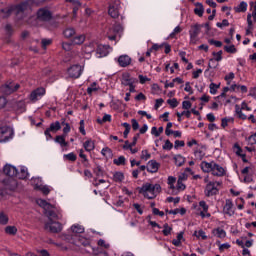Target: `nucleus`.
I'll use <instances>...</instances> for the list:
<instances>
[{
  "instance_id": "0eeeda50",
  "label": "nucleus",
  "mask_w": 256,
  "mask_h": 256,
  "mask_svg": "<svg viewBox=\"0 0 256 256\" xmlns=\"http://www.w3.org/2000/svg\"><path fill=\"white\" fill-rule=\"evenodd\" d=\"M199 33H201V25L199 24L192 25L191 29L189 30L191 45H197V41H199V38H198Z\"/></svg>"
},
{
  "instance_id": "ea45409f",
  "label": "nucleus",
  "mask_w": 256,
  "mask_h": 256,
  "mask_svg": "<svg viewBox=\"0 0 256 256\" xmlns=\"http://www.w3.org/2000/svg\"><path fill=\"white\" fill-rule=\"evenodd\" d=\"M235 111L239 119H242V121H245V119H247V115L243 114V111L241 110V107H239V105L235 106Z\"/></svg>"
},
{
  "instance_id": "7ed1b4c3",
  "label": "nucleus",
  "mask_w": 256,
  "mask_h": 256,
  "mask_svg": "<svg viewBox=\"0 0 256 256\" xmlns=\"http://www.w3.org/2000/svg\"><path fill=\"white\" fill-rule=\"evenodd\" d=\"M139 193L146 197V199H155V197L161 193V185L144 183L142 187L139 188Z\"/></svg>"
},
{
  "instance_id": "39448f33",
  "label": "nucleus",
  "mask_w": 256,
  "mask_h": 256,
  "mask_svg": "<svg viewBox=\"0 0 256 256\" xmlns=\"http://www.w3.org/2000/svg\"><path fill=\"white\" fill-rule=\"evenodd\" d=\"M13 128L9 126L0 127V143H7L10 139H13Z\"/></svg>"
},
{
  "instance_id": "79ce46f5",
  "label": "nucleus",
  "mask_w": 256,
  "mask_h": 256,
  "mask_svg": "<svg viewBox=\"0 0 256 256\" xmlns=\"http://www.w3.org/2000/svg\"><path fill=\"white\" fill-rule=\"evenodd\" d=\"M5 233L7 235H17V227H15V226H7L5 228Z\"/></svg>"
},
{
  "instance_id": "b1692460",
  "label": "nucleus",
  "mask_w": 256,
  "mask_h": 256,
  "mask_svg": "<svg viewBox=\"0 0 256 256\" xmlns=\"http://www.w3.org/2000/svg\"><path fill=\"white\" fill-rule=\"evenodd\" d=\"M44 215L48 217L49 221H53V219L59 220V214L55 213L53 209H48L44 212Z\"/></svg>"
},
{
  "instance_id": "f8f14e48",
  "label": "nucleus",
  "mask_w": 256,
  "mask_h": 256,
  "mask_svg": "<svg viewBox=\"0 0 256 256\" xmlns=\"http://www.w3.org/2000/svg\"><path fill=\"white\" fill-rule=\"evenodd\" d=\"M20 85L15 83L5 84L1 87V91L4 95H11V93H15L17 89H19Z\"/></svg>"
},
{
  "instance_id": "c85d7f7f",
  "label": "nucleus",
  "mask_w": 256,
  "mask_h": 256,
  "mask_svg": "<svg viewBox=\"0 0 256 256\" xmlns=\"http://www.w3.org/2000/svg\"><path fill=\"white\" fill-rule=\"evenodd\" d=\"M213 235L218 237L219 239H224V237H227V232L221 228H216L212 231Z\"/></svg>"
},
{
  "instance_id": "0e129e2a",
  "label": "nucleus",
  "mask_w": 256,
  "mask_h": 256,
  "mask_svg": "<svg viewBox=\"0 0 256 256\" xmlns=\"http://www.w3.org/2000/svg\"><path fill=\"white\" fill-rule=\"evenodd\" d=\"M53 41L51 39H42V47L43 49H46L48 45H51Z\"/></svg>"
},
{
  "instance_id": "20e7f679",
  "label": "nucleus",
  "mask_w": 256,
  "mask_h": 256,
  "mask_svg": "<svg viewBox=\"0 0 256 256\" xmlns=\"http://www.w3.org/2000/svg\"><path fill=\"white\" fill-rule=\"evenodd\" d=\"M204 181L207 183L204 189V195L206 197H213L215 195H219V191L223 182L221 181H209V177H206Z\"/></svg>"
},
{
  "instance_id": "5fc2aeb1",
  "label": "nucleus",
  "mask_w": 256,
  "mask_h": 256,
  "mask_svg": "<svg viewBox=\"0 0 256 256\" xmlns=\"http://www.w3.org/2000/svg\"><path fill=\"white\" fill-rule=\"evenodd\" d=\"M49 24L48 29H57L59 27V22H56L55 20L51 19L47 22Z\"/></svg>"
},
{
  "instance_id": "f704fd0d",
  "label": "nucleus",
  "mask_w": 256,
  "mask_h": 256,
  "mask_svg": "<svg viewBox=\"0 0 256 256\" xmlns=\"http://www.w3.org/2000/svg\"><path fill=\"white\" fill-rule=\"evenodd\" d=\"M48 129L52 133H57V131H60V129H61V122L60 121H56L54 123H51L50 127Z\"/></svg>"
},
{
  "instance_id": "dca6fc26",
  "label": "nucleus",
  "mask_w": 256,
  "mask_h": 256,
  "mask_svg": "<svg viewBox=\"0 0 256 256\" xmlns=\"http://www.w3.org/2000/svg\"><path fill=\"white\" fill-rule=\"evenodd\" d=\"M214 166H215V162L214 161H212V162L203 161L200 164V167H201V169H202V171L204 173H212Z\"/></svg>"
},
{
  "instance_id": "69168bd1",
  "label": "nucleus",
  "mask_w": 256,
  "mask_h": 256,
  "mask_svg": "<svg viewBox=\"0 0 256 256\" xmlns=\"http://www.w3.org/2000/svg\"><path fill=\"white\" fill-rule=\"evenodd\" d=\"M210 45H215V47H223V42L217 40H209Z\"/></svg>"
},
{
  "instance_id": "72a5a7b5",
  "label": "nucleus",
  "mask_w": 256,
  "mask_h": 256,
  "mask_svg": "<svg viewBox=\"0 0 256 256\" xmlns=\"http://www.w3.org/2000/svg\"><path fill=\"white\" fill-rule=\"evenodd\" d=\"M195 15H198V17H203V13H205V8H203V4L196 3V9H194Z\"/></svg>"
},
{
  "instance_id": "aec40b11",
  "label": "nucleus",
  "mask_w": 256,
  "mask_h": 256,
  "mask_svg": "<svg viewBox=\"0 0 256 256\" xmlns=\"http://www.w3.org/2000/svg\"><path fill=\"white\" fill-rule=\"evenodd\" d=\"M147 171L149 173H157L159 171V163L155 160H150L147 164Z\"/></svg>"
},
{
  "instance_id": "3c124183",
  "label": "nucleus",
  "mask_w": 256,
  "mask_h": 256,
  "mask_svg": "<svg viewBox=\"0 0 256 256\" xmlns=\"http://www.w3.org/2000/svg\"><path fill=\"white\" fill-rule=\"evenodd\" d=\"M112 31L116 35H119V33H123V26H121V24H116L113 26Z\"/></svg>"
},
{
  "instance_id": "c756f323",
  "label": "nucleus",
  "mask_w": 256,
  "mask_h": 256,
  "mask_svg": "<svg viewBox=\"0 0 256 256\" xmlns=\"http://www.w3.org/2000/svg\"><path fill=\"white\" fill-rule=\"evenodd\" d=\"M75 33H76V31H75V28H73V27H67L63 31V35H64V37H66V39H71V37H73V35H75Z\"/></svg>"
},
{
  "instance_id": "09e8293b",
  "label": "nucleus",
  "mask_w": 256,
  "mask_h": 256,
  "mask_svg": "<svg viewBox=\"0 0 256 256\" xmlns=\"http://www.w3.org/2000/svg\"><path fill=\"white\" fill-rule=\"evenodd\" d=\"M224 51H226V53L235 54L237 53V48L232 44L230 46H224Z\"/></svg>"
},
{
  "instance_id": "a211bd4d",
  "label": "nucleus",
  "mask_w": 256,
  "mask_h": 256,
  "mask_svg": "<svg viewBox=\"0 0 256 256\" xmlns=\"http://www.w3.org/2000/svg\"><path fill=\"white\" fill-rule=\"evenodd\" d=\"M223 212L225 215H229V217L235 214L233 211V202L231 200H226V203L223 207Z\"/></svg>"
},
{
  "instance_id": "6ab92c4d",
  "label": "nucleus",
  "mask_w": 256,
  "mask_h": 256,
  "mask_svg": "<svg viewBox=\"0 0 256 256\" xmlns=\"http://www.w3.org/2000/svg\"><path fill=\"white\" fill-rule=\"evenodd\" d=\"M118 63L120 67H129L131 65V57L129 55H121L118 58Z\"/></svg>"
},
{
  "instance_id": "7c9ffc66",
  "label": "nucleus",
  "mask_w": 256,
  "mask_h": 256,
  "mask_svg": "<svg viewBox=\"0 0 256 256\" xmlns=\"http://www.w3.org/2000/svg\"><path fill=\"white\" fill-rule=\"evenodd\" d=\"M107 49H109V46L99 45L97 48V53L100 55V57H107L109 54Z\"/></svg>"
},
{
  "instance_id": "6e6552de",
  "label": "nucleus",
  "mask_w": 256,
  "mask_h": 256,
  "mask_svg": "<svg viewBox=\"0 0 256 256\" xmlns=\"http://www.w3.org/2000/svg\"><path fill=\"white\" fill-rule=\"evenodd\" d=\"M53 17V14H51V11L47 8H40L37 11V19L38 21H43L44 23H47L48 21H51Z\"/></svg>"
},
{
  "instance_id": "cd10ccee",
  "label": "nucleus",
  "mask_w": 256,
  "mask_h": 256,
  "mask_svg": "<svg viewBox=\"0 0 256 256\" xmlns=\"http://www.w3.org/2000/svg\"><path fill=\"white\" fill-rule=\"evenodd\" d=\"M133 83H134L133 78H131L129 74H123L122 85H125V87H129V85H132Z\"/></svg>"
},
{
  "instance_id": "58836bf2",
  "label": "nucleus",
  "mask_w": 256,
  "mask_h": 256,
  "mask_svg": "<svg viewBox=\"0 0 256 256\" xmlns=\"http://www.w3.org/2000/svg\"><path fill=\"white\" fill-rule=\"evenodd\" d=\"M9 223V216L5 212H0V225H7Z\"/></svg>"
},
{
  "instance_id": "4c0bfd02",
  "label": "nucleus",
  "mask_w": 256,
  "mask_h": 256,
  "mask_svg": "<svg viewBox=\"0 0 256 256\" xmlns=\"http://www.w3.org/2000/svg\"><path fill=\"white\" fill-rule=\"evenodd\" d=\"M113 179L116 183H121V181L125 179V175L122 172H115L113 175Z\"/></svg>"
},
{
  "instance_id": "de8ad7c7",
  "label": "nucleus",
  "mask_w": 256,
  "mask_h": 256,
  "mask_svg": "<svg viewBox=\"0 0 256 256\" xmlns=\"http://www.w3.org/2000/svg\"><path fill=\"white\" fill-rule=\"evenodd\" d=\"M94 91H99L97 87V82H93L90 87L87 88L88 95H92Z\"/></svg>"
},
{
  "instance_id": "37998d69",
  "label": "nucleus",
  "mask_w": 256,
  "mask_h": 256,
  "mask_svg": "<svg viewBox=\"0 0 256 256\" xmlns=\"http://www.w3.org/2000/svg\"><path fill=\"white\" fill-rule=\"evenodd\" d=\"M233 151L234 153L238 156L241 157V155L243 154V149L241 148V146H239V144L235 143L233 146Z\"/></svg>"
},
{
  "instance_id": "8fccbe9b",
  "label": "nucleus",
  "mask_w": 256,
  "mask_h": 256,
  "mask_svg": "<svg viewBox=\"0 0 256 256\" xmlns=\"http://www.w3.org/2000/svg\"><path fill=\"white\" fill-rule=\"evenodd\" d=\"M94 173H95L96 177H103V175H104L103 168L100 165L96 166L94 169Z\"/></svg>"
},
{
  "instance_id": "2eb2a0df",
  "label": "nucleus",
  "mask_w": 256,
  "mask_h": 256,
  "mask_svg": "<svg viewBox=\"0 0 256 256\" xmlns=\"http://www.w3.org/2000/svg\"><path fill=\"white\" fill-rule=\"evenodd\" d=\"M212 175H214V177H223V175H225V168L217 163H214Z\"/></svg>"
},
{
  "instance_id": "c9c22d12",
  "label": "nucleus",
  "mask_w": 256,
  "mask_h": 256,
  "mask_svg": "<svg viewBox=\"0 0 256 256\" xmlns=\"http://www.w3.org/2000/svg\"><path fill=\"white\" fill-rule=\"evenodd\" d=\"M174 161H175V165H177V167H181L185 164V157H183L181 154H178V155L174 156Z\"/></svg>"
},
{
  "instance_id": "5701e85b",
  "label": "nucleus",
  "mask_w": 256,
  "mask_h": 256,
  "mask_svg": "<svg viewBox=\"0 0 256 256\" xmlns=\"http://www.w3.org/2000/svg\"><path fill=\"white\" fill-rule=\"evenodd\" d=\"M37 205H39V207H42V209L44 210V213L46 211H49V209H53V205H51L50 203H48L47 201L43 200V199H38L37 200Z\"/></svg>"
},
{
  "instance_id": "680f3d73",
  "label": "nucleus",
  "mask_w": 256,
  "mask_h": 256,
  "mask_svg": "<svg viewBox=\"0 0 256 256\" xmlns=\"http://www.w3.org/2000/svg\"><path fill=\"white\" fill-rule=\"evenodd\" d=\"M249 145H256V132L248 137Z\"/></svg>"
},
{
  "instance_id": "9b49d317",
  "label": "nucleus",
  "mask_w": 256,
  "mask_h": 256,
  "mask_svg": "<svg viewBox=\"0 0 256 256\" xmlns=\"http://www.w3.org/2000/svg\"><path fill=\"white\" fill-rule=\"evenodd\" d=\"M33 183L35 184V189L41 191L43 195H49V193H51V189H49V186L41 184L42 180L40 177L33 178Z\"/></svg>"
},
{
  "instance_id": "1a4fd4ad",
  "label": "nucleus",
  "mask_w": 256,
  "mask_h": 256,
  "mask_svg": "<svg viewBox=\"0 0 256 256\" xmlns=\"http://www.w3.org/2000/svg\"><path fill=\"white\" fill-rule=\"evenodd\" d=\"M46 231H50V233H60L63 231V225L57 221H48L45 224Z\"/></svg>"
},
{
  "instance_id": "e2e57ef3",
  "label": "nucleus",
  "mask_w": 256,
  "mask_h": 256,
  "mask_svg": "<svg viewBox=\"0 0 256 256\" xmlns=\"http://www.w3.org/2000/svg\"><path fill=\"white\" fill-rule=\"evenodd\" d=\"M177 181V179L173 176L168 177V185H170V189H175V186L173 185Z\"/></svg>"
},
{
  "instance_id": "864d4df0",
  "label": "nucleus",
  "mask_w": 256,
  "mask_h": 256,
  "mask_svg": "<svg viewBox=\"0 0 256 256\" xmlns=\"http://www.w3.org/2000/svg\"><path fill=\"white\" fill-rule=\"evenodd\" d=\"M167 103H168V105H170V107H172V109H175V107H178V105H179L177 98L168 99Z\"/></svg>"
},
{
  "instance_id": "f257e3e1",
  "label": "nucleus",
  "mask_w": 256,
  "mask_h": 256,
  "mask_svg": "<svg viewBox=\"0 0 256 256\" xmlns=\"http://www.w3.org/2000/svg\"><path fill=\"white\" fill-rule=\"evenodd\" d=\"M72 234L71 235H64L62 236V239L64 241H67L68 243H72L73 245H76L77 247H89L91 245V241L81 235V233H85V228L81 225H73L71 227Z\"/></svg>"
},
{
  "instance_id": "f03ea898",
  "label": "nucleus",
  "mask_w": 256,
  "mask_h": 256,
  "mask_svg": "<svg viewBox=\"0 0 256 256\" xmlns=\"http://www.w3.org/2000/svg\"><path fill=\"white\" fill-rule=\"evenodd\" d=\"M29 9V3L28 2H22L18 5H11L6 8H3L0 10V15L3 17V19H7L11 17V14L14 13L16 17V21H21L25 19V13Z\"/></svg>"
},
{
  "instance_id": "ddd939ff",
  "label": "nucleus",
  "mask_w": 256,
  "mask_h": 256,
  "mask_svg": "<svg viewBox=\"0 0 256 256\" xmlns=\"http://www.w3.org/2000/svg\"><path fill=\"white\" fill-rule=\"evenodd\" d=\"M4 175L13 178L17 177V168L11 164H6L3 168Z\"/></svg>"
},
{
  "instance_id": "052dcab7",
  "label": "nucleus",
  "mask_w": 256,
  "mask_h": 256,
  "mask_svg": "<svg viewBox=\"0 0 256 256\" xmlns=\"http://www.w3.org/2000/svg\"><path fill=\"white\" fill-rule=\"evenodd\" d=\"M194 235L196 237H201L203 240L207 239V235H205V231H203V230H199L198 232L195 231Z\"/></svg>"
},
{
  "instance_id": "603ef678",
  "label": "nucleus",
  "mask_w": 256,
  "mask_h": 256,
  "mask_svg": "<svg viewBox=\"0 0 256 256\" xmlns=\"http://www.w3.org/2000/svg\"><path fill=\"white\" fill-rule=\"evenodd\" d=\"M194 155H195V158L198 160V161H201L203 160V157H205V152H203L202 150H196L194 152Z\"/></svg>"
},
{
  "instance_id": "c03bdc74",
  "label": "nucleus",
  "mask_w": 256,
  "mask_h": 256,
  "mask_svg": "<svg viewBox=\"0 0 256 256\" xmlns=\"http://www.w3.org/2000/svg\"><path fill=\"white\" fill-rule=\"evenodd\" d=\"M219 87H221V84L211 83L210 86H209L211 95H216L217 94V89H219Z\"/></svg>"
},
{
  "instance_id": "f3484780",
  "label": "nucleus",
  "mask_w": 256,
  "mask_h": 256,
  "mask_svg": "<svg viewBox=\"0 0 256 256\" xmlns=\"http://www.w3.org/2000/svg\"><path fill=\"white\" fill-rule=\"evenodd\" d=\"M4 185L9 191H15V189H17V180L14 178H7L4 180Z\"/></svg>"
},
{
  "instance_id": "2f4dec72",
  "label": "nucleus",
  "mask_w": 256,
  "mask_h": 256,
  "mask_svg": "<svg viewBox=\"0 0 256 256\" xmlns=\"http://www.w3.org/2000/svg\"><path fill=\"white\" fill-rule=\"evenodd\" d=\"M212 55L215 57V58H211L210 59V62L211 63H215V61L219 62V61H223V51L220 50L218 52H213Z\"/></svg>"
},
{
  "instance_id": "423d86ee",
  "label": "nucleus",
  "mask_w": 256,
  "mask_h": 256,
  "mask_svg": "<svg viewBox=\"0 0 256 256\" xmlns=\"http://www.w3.org/2000/svg\"><path fill=\"white\" fill-rule=\"evenodd\" d=\"M108 14L112 19H117L121 15V2L112 1V3L109 4Z\"/></svg>"
},
{
  "instance_id": "a878e982",
  "label": "nucleus",
  "mask_w": 256,
  "mask_h": 256,
  "mask_svg": "<svg viewBox=\"0 0 256 256\" xmlns=\"http://www.w3.org/2000/svg\"><path fill=\"white\" fill-rule=\"evenodd\" d=\"M83 147L85 151H87L88 153H91V151L95 149V142H93V140H87L84 142Z\"/></svg>"
},
{
  "instance_id": "bb28decb",
  "label": "nucleus",
  "mask_w": 256,
  "mask_h": 256,
  "mask_svg": "<svg viewBox=\"0 0 256 256\" xmlns=\"http://www.w3.org/2000/svg\"><path fill=\"white\" fill-rule=\"evenodd\" d=\"M82 43H85V35L84 34L75 36L72 39V45H82Z\"/></svg>"
},
{
  "instance_id": "6e6d98bb",
  "label": "nucleus",
  "mask_w": 256,
  "mask_h": 256,
  "mask_svg": "<svg viewBox=\"0 0 256 256\" xmlns=\"http://www.w3.org/2000/svg\"><path fill=\"white\" fill-rule=\"evenodd\" d=\"M64 159H67L68 161H77V155H75V153L71 152L69 154H65Z\"/></svg>"
},
{
  "instance_id": "393cba45",
  "label": "nucleus",
  "mask_w": 256,
  "mask_h": 256,
  "mask_svg": "<svg viewBox=\"0 0 256 256\" xmlns=\"http://www.w3.org/2000/svg\"><path fill=\"white\" fill-rule=\"evenodd\" d=\"M54 141L55 143H58V145H60L61 147H67V145H69V143L65 141V134L56 136Z\"/></svg>"
},
{
  "instance_id": "774afa93",
  "label": "nucleus",
  "mask_w": 256,
  "mask_h": 256,
  "mask_svg": "<svg viewBox=\"0 0 256 256\" xmlns=\"http://www.w3.org/2000/svg\"><path fill=\"white\" fill-rule=\"evenodd\" d=\"M182 108L183 109H191V102L190 101H183L182 102Z\"/></svg>"
},
{
  "instance_id": "4468645a",
  "label": "nucleus",
  "mask_w": 256,
  "mask_h": 256,
  "mask_svg": "<svg viewBox=\"0 0 256 256\" xmlns=\"http://www.w3.org/2000/svg\"><path fill=\"white\" fill-rule=\"evenodd\" d=\"M45 95V88H38L30 94L31 101H39Z\"/></svg>"
},
{
  "instance_id": "e433bc0d",
  "label": "nucleus",
  "mask_w": 256,
  "mask_h": 256,
  "mask_svg": "<svg viewBox=\"0 0 256 256\" xmlns=\"http://www.w3.org/2000/svg\"><path fill=\"white\" fill-rule=\"evenodd\" d=\"M236 13H245L247 11V2L242 1L236 8Z\"/></svg>"
},
{
  "instance_id": "a18cd8bd",
  "label": "nucleus",
  "mask_w": 256,
  "mask_h": 256,
  "mask_svg": "<svg viewBox=\"0 0 256 256\" xmlns=\"http://www.w3.org/2000/svg\"><path fill=\"white\" fill-rule=\"evenodd\" d=\"M113 163H114V165H118V166L125 165V163H126L125 156H120L117 159H114Z\"/></svg>"
},
{
  "instance_id": "473e14b6",
  "label": "nucleus",
  "mask_w": 256,
  "mask_h": 256,
  "mask_svg": "<svg viewBox=\"0 0 256 256\" xmlns=\"http://www.w3.org/2000/svg\"><path fill=\"white\" fill-rule=\"evenodd\" d=\"M247 25L246 35H251V31H253V20L251 19V14L247 15Z\"/></svg>"
},
{
  "instance_id": "338daca9",
  "label": "nucleus",
  "mask_w": 256,
  "mask_h": 256,
  "mask_svg": "<svg viewBox=\"0 0 256 256\" xmlns=\"http://www.w3.org/2000/svg\"><path fill=\"white\" fill-rule=\"evenodd\" d=\"M177 189L181 191L185 190V184H183V180H181V178H179L177 181Z\"/></svg>"
},
{
  "instance_id": "4be33fe9",
  "label": "nucleus",
  "mask_w": 256,
  "mask_h": 256,
  "mask_svg": "<svg viewBox=\"0 0 256 256\" xmlns=\"http://www.w3.org/2000/svg\"><path fill=\"white\" fill-rule=\"evenodd\" d=\"M16 177H17V179H27L29 177V172L27 170V167L22 166L20 168V171L17 170Z\"/></svg>"
},
{
  "instance_id": "412c9836",
  "label": "nucleus",
  "mask_w": 256,
  "mask_h": 256,
  "mask_svg": "<svg viewBox=\"0 0 256 256\" xmlns=\"http://www.w3.org/2000/svg\"><path fill=\"white\" fill-rule=\"evenodd\" d=\"M191 113H193V115H199V111L192 109L191 111H183L181 113L177 112L176 115L178 117V121L181 122V117H183V115H185V117H187V119L191 118Z\"/></svg>"
},
{
  "instance_id": "49530a36",
  "label": "nucleus",
  "mask_w": 256,
  "mask_h": 256,
  "mask_svg": "<svg viewBox=\"0 0 256 256\" xmlns=\"http://www.w3.org/2000/svg\"><path fill=\"white\" fill-rule=\"evenodd\" d=\"M163 228H164V229H163L162 233H163V235H165V237L171 235V231H173V228H171V227L169 226V224L165 223L164 226H163Z\"/></svg>"
},
{
  "instance_id": "bf43d9fd",
  "label": "nucleus",
  "mask_w": 256,
  "mask_h": 256,
  "mask_svg": "<svg viewBox=\"0 0 256 256\" xmlns=\"http://www.w3.org/2000/svg\"><path fill=\"white\" fill-rule=\"evenodd\" d=\"M199 206L203 209L204 213H207L209 211V205H207V202L200 201Z\"/></svg>"
},
{
  "instance_id": "9d476101",
  "label": "nucleus",
  "mask_w": 256,
  "mask_h": 256,
  "mask_svg": "<svg viewBox=\"0 0 256 256\" xmlns=\"http://www.w3.org/2000/svg\"><path fill=\"white\" fill-rule=\"evenodd\" d=\"M83 73V66L76 64L68 68V75L72 77V79H79L81 74Z\"/></svg>"
},
{
  "instance_id": "13d9d810",
  "label": "nucleus",
  "mask_w": 256,
  "mask_h": 256,
  "mask_svg": "<svg viewBox=\"0 0 256 256\" xmlns=\"http://www.w3.org/2000/svg\"><path fill=\"white\" fill-rule=\"evenodd\" d=\"M163 149L166 151H171V149H173V143H171L169 140H166L165 144L163 145Z\"/></svg>"
},
{
  "instance_id": "a19ab883",
  "label": "nucleus",
  "mask_w": 256,
  "mask_h": 256,
  "mask_svg": "<svg viewBox=\"0 0 256 256\" xmlns=\"http://www.w3.org/2000/svg\"><path fill=\"white\" fill-rule=\"evenodd\" d=\"M101 154L103 155V157H113V150H111V148L109 147H104L101 150Z\"/></svg>"
},
{
  "instance_id": "4d7b16f0",
  "label": "nucleus",
  "mask_w": 256,
  "mask_h": 256,
  "mask_svg": "<svg viewBox=\"0 0 256 256\" xmlns=\"http://www.w3.org/2000/svg\"><path fill=\"white\" fill-rule=\"evenodd\" d=\"M216 26L219 27V29H223V27H229V20L224 19L222 22H218Z\"/></svg>"
}]
</instances>
